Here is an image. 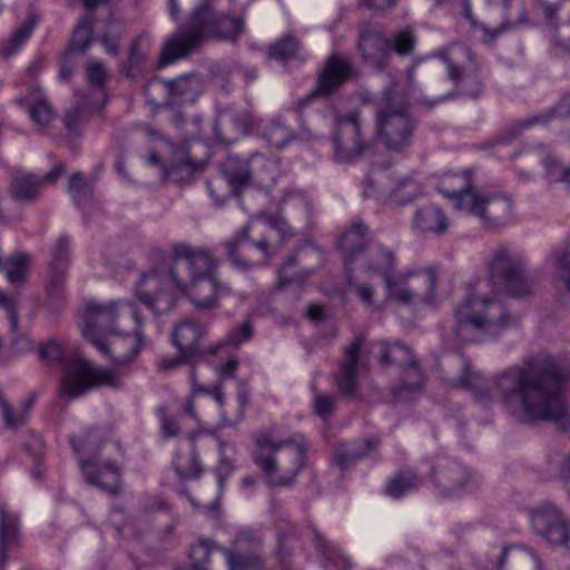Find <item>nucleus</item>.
Here are the masks:
<instances>
[{
	"mask_svg": "<svg viewBox=\"0 0 570 570\" xmlns=\"http://www.w3.org/2000/svg\"><path fill=\"white\" fill-rule=\"evenodd\" d=\"M569 382L570 364L541 352L522 366L509 367L491 379L464 358L452 384L470 392L481 405L492 404L497 396L509 411L520 407L529 421H550L559 430L569 431L570 406L562 396Z\"/></svg>",
	"mask_w": 570,
	"mask_h": 570,
	"instance_id": "obj_1",
	"label": "nucleus"
},
{
	"mask_svg": "<svg viewBox=\"0 0 570 570\" xmlns=\"http://www.w3.org/2000/svg\"><path fill=\"white\" fill-rule=\"evenodd\" d=\"M210 1L203 0L186 27L168 37L158 60L159 67L187 58L209 37L234 39L243 31V19L225 13L216 14ZM168 6L170 16L176 19L179 13L177 0H169Z\"/></svg>",
	"mask_w": 570,
	"mask_h": 570,
	"instance_id": "obj_2",
	"label": "nucleus"
},
{
	"mask_svg": "<svg viewBox=\"0 0 570 570\" xmlns=\"http://www.w3.org/2000/svg\"><path fill=\"white\" fill-rule=\"evenodd\" d=\"M452 317L451 334L456 344L495 338L515 324L500 301L478 293H470L455 303Z\"/></svg>",
	"mask_w": 570,
	"mask_h": 570,
	"instance_id": "obj_3",
	"label": "nucleus"
},
{
	"mask_svg": "<svg viewBox=\"0 0 570 570\" xmlns=\"http://www.w3.org/2000/svg\"><path fill=\"white\" fill-rule=\"evenodd\" d=\"M307 444L301 433L262 434L256 441L253 460L269 487H291L306 462Z\"/></svg>",
	"mask_w": 570,
	"mask_h": 570,
	"instance_id": "obj_4",
	"label": "nucleus"
},
{
	"mask_svg": "<svg viewBox=\"0 0 570 570\" xmlns=\"http://www.w3.org/2000/svg\"><path fill=\"white\" fill-rule=\"evenodd\" d=\"M43 361L57 362L61 365L63 375L60 383V396L75 400L99 386L117 387L121 377L115 370L94 365L78 356L66 358L62 347L56 341H48L39 350Z\"/></svg>",
	"mask_w": 570,
	"mask_h": 570,
	"instance_id": "obj_5",
	"label": "nucleus"
},
{
	"mask_svg": "<svg viewBox=\"0 0 570 570\" xmlns=\"http://www.w3.org/2000/svg\"><path fill=\"white\" fill-rule=\"evenodd\" d=\"M375 132L390 151L401 153L410 147L415 130L407 102L392 79L375 101Z\"/></svg>",
	"mask_w": 570,
	"mask_h": 570,
	"instance_id": "obj_6",
	"label": "nucleus"
},
{
	"mask_svg": "<svg viewBox=\"0 0 570 570\" xmlns=\"http://www.w3.org/2000/svg\"><path fill=\"white\" fill-rule=\"evenodd\" d=\"M439 274L435 268L394 273L384 282V297L401 306L436 305V282Z\"/></svg>",
	"mask_w": 570,
	"mask_h": 570,
	"instance_id": "obj_7",
	"label": "nucleus"
},
{
	"mask_svg": "<svg viewBox=\"0 0 570 570\" xmlns=\"http://www.w3.org/2000/svg\"><path fill=\"white\" fill-rule=\"evenodd\" d=\"M127 312L138 327L142 326L136 305L131 302L110 301L107 304L90 302L82 313L81 333L99 352H107L105 337L117 332V318Z\"/></svg>",
	"mask_w": 570,
	"mask_h": 570,
	"instance_id": "obj_8",
	"label": "nucleus"
},
{
	"mask_svg": "<svg viewBox=\"0 0 570 570\" xmlns=\"http://www.w3.org/2000/svg\"><path fill=\"white\" fill-rule=\"evenodd\" d=\"M489 278L493 285L504 283L507 292L514 297L533 293V278L524 273V261L515 250L499 245L488 263Z\"/></svg>",
	"mask_w": 570,
	"mask_h": 570,
	"instance_id": "obj_9",
	"label": "nucleus"
},
{
	"mask_svg": "<svg viewBox=\"0 0 570 570\" xmlns=\"http://www.w3.org/2000/svg\"><path fill=\"white\" fill-rule=\"evenodd\" d=\"M334 159L341 164L358 160L371 148L363 132L361 112L353 110L338 116L332 134Z\"/></svg>",
	"mask_w": 570,
	"mask_h": 570,
	"instance_id": "obj_10",
	"label": "nucleus"
},
{
	"mask_svg": "<svg viewBox=\"0 0 570 570\" xmlns=\"http://www.w3.org/2000/svg\"><path fill=\"white\" fill-rule=\"evenodd\" d=\"M428 57L439 58L445 63L448 77L455 85L460 95L478 97L482 91V82L478 73L479 66L469 48L453 47L430 53Z\"/></svg>",
	"mask_w": 570,
	"mask_h": 570,
	"instance_id": "obj_11",
	"label": "nucleus"
},
{
	"mask_svg": "<svg viewBox=\"0 0 570 570\" xmlns=\"http://www.w3.org/2000/svg\"><path fill=\"white\" fill-rule=\"evenodd\" d=\"M379 347L381 363L384 365L395 364L400 368V382L392 389L393 395L405 400L419 393L424 384V375L412 350L399 343L390 345L385 342H381Z\"/></svg>",
	"mask_w": 570,
	"mask_h": 570,
	"instance_id": "obj_12",
	"label": "nucleus"
},
{
	"mask_svg": "<svg viewBox=\"0 0 570 570\" xmlns=\"http://www.w3.org/2000/svg\"><path fill=\"white\" fill-rule=\"evenodd\" d=\"M465 200L464 205H459L464 207V214L479 218L485 227L503 226L513 217V200L505 194H481L478 190Z\"/></svg>",
	"mask_w": 570,
	"mask_h": 570,
	"instance_id": "obj_13",
	"label": "nucleus"
},
{
	"mask_svg": "<svg viewBox=\"0 0 570 570\" xmlns=\"http://www.w3.org/2000/svg\"><path fill=\"white\" fill-rule=\"evenodd\" d=\"M97 436L94 432H87L82 436H72L70 442L76 452L92 451V460L80 459L79 464L87 481L104 491L117 493L120 485V474L118 468L112 462L106 463L101 469L96 470L95 463L98 462V448L94 446Z\"/></svg>",
	"mask_w": 570,
	"mask_h": 570,
	"instance_id": "obj_14",
	"label": "nucleus"
},
{
	"mask_svg": "<svg viewBox=\"0 0 570 570\" xmlns=\"http://www.w3.org/2000/svg\"><path fill=\"white\" fill-rule=\"evenodd\" d=\"M169 276L179 292L184 294L197 309L216 308L220 296L230 292V287L220 282L218 276L185 281L176 268H170Z\"/></svg>",
	"mask_w": 570,
	"mask_h": 570,
	"instance_id": "obj_15",
	"label": "nucleus"
},
{
	"mask_svg": "<svg viewBox=\"0 0 570 570\" xmlns=\"http://www.w3.org/2000/svg\"><path fill=\"white\" fill-rule=\"evenodd\" d=\"M531 527L535 535L552 547L570 548V528L561 511L544 503L530 512Z\"/></svg>",
	"mask_w": 570,
	"mask_h": 570,
	"instance_id": "obj_16",
	"label": "nucleus"
},
{
	"mask_svg": "<svg viewBox=\"0 0 570 570\" xmlns=\"http://www.w3.org/2000/svg\"><path fill=\"white\" fill-rule=\"evenodd\" d=\"M232 263L239 269L247 271L269 257V244L265 237L254 242L249 238V226L243 227L236 236L225 244Z\"/></svg>",
	"mask_w": 570,
	"mask_h": 570,
	"instance_id": "obj_17",
	"label": "nucleus"
},
{
	"mask_svg": "<svg viewBox=\"0 0 570 570\" xmlns=\"http://www.w3.org/2000/svg\"><path fill=\"white\" fill-rule=\"evenodd\" d=\"M170 268L187 271L186 281H196L217 275L218 261L213 253L204 247H191L178 244L174 247V263Z\"/></svg>",
	"mask_w": 570,
	"mask_h": 570,
	"instance_id": "obj_18",
	"label": "nucleus"
},
{
	"mask_svg": "<svg viewBox=\"0 0 570 570\" xmlns=\"http://www.w3.org/2000/svg\"><path fill=\"white\" fill-rule=\"evenodd\" d=\"M250 160L252 166L246 159L228 156L222 164V173L234 194L240 193L243 188L248 186L254 175L262 177L263 170L273 169L276 166L273 159L261 154H253Z\"/></svg>",
	"mask_w": 570,
	"mask_h": 570,
	"instance_id": "obj_19",
	"label": "nucleus"
},
{
	"mask_svg": "<svg viewBox=\"0 0 570 570\" xmlns=\"http://www.w3.org/2000/svg\"><path fill=\"white\" fill-rule=\"evenodd\" d=\"M262 543L253 531H242L233 540L232 548L217 547L226 558L228 570H265L264 561L255 552Z\"/></svg>",
	"mask_w": 570,
	"mask_h": 570,
	"instance_id": "obj_20",
	"label": "nucleus"
},
{
	"mask_svg": "<svg viewBox=\"0 0 570 570\" xmlns=\"http://www.w3.org/2000/svg\"><path fill=\"white\" fill-rule=\"evenodd\" d=\"M168 278L158 271H150L139 278L135 287L136 297L155 314H165L176 304L174 295L165 289Z\"/></svg>",
	"mask_w": 570,
	"mask_h": 570,
	"instance_id": "obj_21",
	"label": "nucleus"
},
{
	"mask_svg": "<svg viewBox=\"0 0 570 570\" xmlns=\"http://www.w3.org/2000/svg\"><path fill=\"white\" fill-rule=\"evenodd\" d=\"M357 50L363 61L375 70L383 71L392 55V46L384 32L372 24L360 28Z\"/></svg>",
	"mask_w": 570,
	"mask_h": 570,
	"instance_id": "obj_22",
	"label": "nucleus"
},
{
	"mask_svg": "<svg viewBox=\"0 0 570 570\" xmlns=\"http://www.w3.org/2000/svg\"><path fill=\"white\" fill-rule=\"evenodd\" d=\"M163 86L168 95V102L171 105H184L195 102L204 90V81L197 73H187L175 79H154L146 90L151 86Z\"/></svg>",
	"mask_w": 570,
	"mask_h": 570,
	"instance_id": "obj_23",
	"label": "nucleus"
},
{
	"mask_svg": "<svg viewBox=\"0 0 570 570\" xmlns=\"http://www.w3.org/2000/svg\"><path fill=\"white\" fill-rule=\"evenodd\" d=\"M351 65L337 56H331L318 73L314 90L303 101L309 102L315 97H327L334 94L351 76Z\"/></svg>",
	"mask_w": 570,
	"mask_h": 570,
	"instance_id": "obj_24",
	"label": "nucleus"
},
{
	"mask_svg": "<svg viewBox=\"0 0 570 570\" xmlns=\"http://www.w3.org/2000/svg\"><path fill=\"white\" fill-rule=\"evenodd\" d=\"M367 233V226L361 220H354L352 225L342 233L337 246L344 257L345 272H353L354 263L363 258L362 255L371 246Z\"/></svg>",
	"mask_w": 570,
	"mask_h": 570,
	"instance_id": "obj_25",
	"label": "nucleus"
},
{
	"mask_svg": "<svg viewBox=\"0 0 570 570\" xmlns=\"http://www.w3.org/2000/svg\"><path fill=\"white\" fill-rule=\"evenodd\" d=\"M252 126V117L245 110L226 108L218 114L215 124L216 138L224 144H232L246 136Z\"/></svg>",
	"mask_w": 570,
	"mask_h": 570,
	"instance_id": "obj_26",
	"label": "nucleus"
},
{
	"mask_svg": "<svg viewBox=\"0 0 570 570\" xmlns=\"http://www.w3.org/2000/svg\"><path fill=\"white\" fill-rule=\"evenodd\" d=\"M438 190L451 200L455 210L462 213H464V207L459 206L460 203L464 205L466 196L475 195L478 191L472 181L471 170L444 175L438 185Z\"/></svg>",
	"mask_w": 570,
	"mask_h": 570,
	"instance_id": "obj_27",
	"label": "nucleus"
},
{
	"mask_svg": "<svg viewBox=\"0 0 570 570\" xmlns=\"http://www.w3.org/2000/svg\"><path fill=\"white\" fill-rule=\"evenodd\" d=\"M225 395L220 387L207 389L203 386H195L193 394L188 399L185 412L195 421L202 422L203 419L208 416L207 407L212 402H215L220 410V419L224 425H230L226 412L223 410Z\"/></svg>",
	"mask_w": 570,
	"mask_h": 570,
	"instance_id": "obj_28",
	"label": "nucleus"
},
{
	"mask_svg": "<svg viewBox=\"0 0 570 570\" xmlns=\"http://www.w3.org/2000/svg\"><path fill=\"white\" fill-rule=\"evenodd\" d=\"M203 335L202 327L190 320L183 321L174 327L171 341L181 360L190 362L202 354L200 342Z\"/></svg>",
	"mask_w": 570,
	"mask_h": 570,
	"instance_id": "obj_29",
	"label": "nucleus"
},
{
	"mask_svg": "<svg viewBox=\"0 0 570 570\" xmlns=\"http://www.w3.org/2000/svg\"><path fill=\"white\" fill-rule=\"evenodd\" d=\"M142 344L144 334L141 332V327L137 326L132 334L116 335L107 343L108 351L100 353L109 357L114 365H125L136 360Z\"/></svg>",
	"mask_w": 570,
	"mask_h": 570,
	"instance_id": "obj_30",
	"label": "nucleus"
},
{
	"mask_svg": "<svg viewBox=\"0 0 570 570\" xmlns=\"http://www.w3.org/2000/svg\"><path fill=\"white\" fill-rule=\"evenodd\" d=\"M362 256L363 258L354 263V268L380 275L383 283L395 273V256L390 249L381 245H371Z\"/></svg>",
	"mask_w": 570,
	"mask_h": 570,
	"instance_id": "obj_31",
	"label": "nucleus"
},
{
	"mask_svg": "<svg viewBox=\"0 0 570 570\" xmlns=\"http://www.w3.org/2000/svg\"><path fill=\"white\" fill-rule=\"evenodd\" d=\"M362 345L363 338H355L345 348V358L340 364L336 384L340 391L347 396H354L357 392L358 384L356 380V368Z\"/></svg>",
	"mask_w": 570,
	"mask_h": 570,
	"instance_id": "obj_32",
	"label": "nucleus"
},
{
	"mask_svg": "<svg viewBox=\"0 0 570 570\" xmlns=\"http://www.w3.org/2000/svg\"><path fill=\"white\" fill-rule=\"evenodd\" d=\"M433 473L438 487L444 494H453L461 491L469 481L468 471L454 461L446 460L438 465Z\"/></svg>",
	"mask_w": 570,
	"mask_h": 570,
	"instance_id": "obj_33",
	"label": "nucleus"
},
{
	"mask_svg": "<svg viewBox=\"0 0 570 570\" xmlns=\"http://www.w3.org/2000/svg\"><path fill=\"white\" fill-rule=\"evenodd\" d=\"M413 226L422 234L443 235L450 223L444 212L434 205L420 207L413 217Z\"/></svg>",
	"mask_w": 570,
	"mask_h": 570,
	"instance_id": "obj_34",
	"label": "nucleus"
},
{
	"mask_svg": "<svg viewBox=\"0 0 570 570\" xmlns=\"http://www.w3.org/2000/svg\"><path fill=\"white\" fill-rule=\"evenodd\" d=\"M298 542V530L292 522L281 525L276 533L274 558L279 567L288 569L294 550Z\"/></svg>",
	"mask_w": 570,
	"mask_h": 570,
	"instance_id": "obj_35",
	"label": "nucleus"
},
{
	"mask_svg": "<svg viewBox=\"0 0 570 570\" xmlns=\"http://www.w3.org/2000/svg\"><path fill=\"white\" fill-rule=\"evenodd\" d=\"M19 539V519L0 504V567L7 561L6 551L17 544Z\"/></svg>",
	"mask_w": 570,
	"mask_h": 570,
	"instance_id": "obj_36",
	"label": "nucleus"
},
{
	"mask_svg": "<svg viewBox=\"0 0 570 570\" xmlns=\"http://www.w3.org/2000/svg\"><path fill=\"white\" fill-rule=\"evenodd\" d=\"M198 168L199 165L189 158L187 149L180 147L176 150L175 160L169 166L164 167V173L166 177L173 181L186 184L191 179Z\"/></svg>",
	"mask_w": 570,
	"mask_h": 570,
	"instance_id": "obj_37",
	"label": "nucleus"
},
{
	"mask_svg": "<svg viewBox=\"0 0 570 570\" xmlns=\"http://www.w3.org/2000/svg\"><path fill=\"white\" fill-rule=\"evenodd\" d=\"M40 177L19 173L13 176L11 186V197L19 202H33L40 195Z\"/></svg>",
	"mask_w": 570,
	"mask_h": 570,
	"instance_id": "obj_38",
	"label": "nucleus"
},
{
	"mask_svg": "<svg viewBox=\"0 0 570 570\" xmlns=\"http://www.w3.org/2000/svg\"><path fill=\"white\" fill-rule=\"evenodd\" d=\"M422 193L420 184L410 175L394 179L393 186L386 190V196L397 205H406Z\"/></svg>",
	"mask_w": 570,
	"mask_h": 570,
	"instance_id": "obj_39",
	"label": "nucleus"
},
{
	"mask_svg": "<svg viewBox=\"0 0 570 570\" xmlns=\"http://www.w3.org/2000/svg\"><path fill=\"white\" fill-rule=\"evenodd\" d=\"M263 138L271 147L281 149L294 141L297 136L281 118H277L266 125Z\"/></svg>",
	"mask_w": 570,
	"mask_h": 570,
	"instance_id": "obj_40",
	"label": "nucleus"
},
{
	"mask_svg": "<svg viewBox=\"0 0 570 570\" xmlns=\"http://www.w3.org/2000/svg\"><path fill=\"white\" fill-rule=\"evenodd\" d=\"M253 334V324L250 321H245L242 324L234 326L220 343L212 346L209 353L218 354L226 345H232L235 348H238L243 343L250 341Z\"/></svg>",
	"mask_w": 570,
	"mask_h": 570,
	"instance_id": "obj_41",
	"label": "nucleus"
},
{
	"mask_svg": "<svg viewBox=\"0 0 570 570\" xmlns=\"http://www.w3.org/2000/svg\"><path fill=\"white\" fill-rule=\"evenodd\" d=\"M420 481L412 471H402L391 479L386 485V493L394 498H401L406 492L417 488Z\"/></svg>",
	"mask_w": 570,
	"mask_h": 570,
	"instance_id": "obj_42",
	"label": "nucleus"
},
{
	"mask_svg": "<svg viewBox=\"0 0 570 570\" xmlns=\"http://www.w3.org/2000/svg\"><path fill=\"white\" fill-rule=\"evenodd\" d=\"M377 445V440H363L355 443L352 449L337 454L335 462L338 466L345 469L351 462L367 456L374 449H376Z\"/></svg>",
	"mask_w": 570,
	"mask_h": 570,
	"instance_id": "obj_43",
	"label": "nucleus"
},
{
	"mask_svg": "<svg viewBox=\"0 0 570 570\" xmlns=\"http://www.w3.org/2000/svg\"><path fill=\"white\" fill-rule=\"evenodd\" d=\"M28 262L29 258L23 253H16L9 258L7 265L4 266V271L7 278L11 284L16 286L24 284L27 278Z\"/></svg>",
	"mask_w": 570,
	"mask_h": 570,
	"instance_id": "obj_44",
	"label": "nucleus"
},
{
	"mask_svg": "<svg viewBox=\"0 0 570 570\" xmlns=\"http://www.w3.org/2000/svg\"><path fill=\"white\" fill-rule=\"evenodd\" d=\"M311 533L313 535V542L317 551L323 557L330 561L335 562L337 566L343 567L344 569L351 567L350 560L345 556L341 554V552L335 547L331 546V543L322 537L317 529L312 528Z\"/></svg>",
	"mask_w": 570,
	"mask_h": 570,
	"instance_id": "obj_45",
	"label": "nucleus"
},
{
	"mask_svg": "<svg viewBox=\"0 0 570 570\" xmlns=\"http://www.w3.org/2000/svg\"><path fill=\"white\" fill-rule=\"evenodd\" d=\"M392 51H395L401 57H406L413 53L417 39L414 29L405 27L396 31L390 39Z\"/></svg>",
	"mask_w": 570,
	"mask_h": 570,
	"instance_id": "obj_46",
	"label": "nucleus"
},
{
	"mask_svg": "<svg viewBox=\"0 0 570 570\" xmlns=\"http://www.w3.org/2000/svg\"><path fill=\"white\" fill-rule=\"evenodd\" d=\"M32 404V400L26 401L23 409L12 410L8 401L0 394V415L9 429H18L21 426L28 416V410Z\"/></svg>",
	"mask_w": 570,
	"mask_h": 570,
	"instance_id": "obj_47",
	"label": "nucleus"
},
{
	"mask_svg": "<svg viewBox=\"0 0 570 570\" xmlns=\"http://www.w3.org/2000/svg\"><path fill=\"white\" fill-rule=\"evenodd\" d=\"M92 41V21L91 18L85 17L77 24L71 42L70 51L85 52L89 49Z\"/></svg>",
	"mask_w": 570,
	"mask_h": 570,
	"instance_id": "obj_48",
	"label": "nucleus"
},
{
	"mask_svg": "<svg viewBox=\"0 0 570 570\" xmlns=\"http://www.w3.org/2000/svg\"><path fill=\"white\" fill-rule=\"evenodd\" d=\"M353 272H345V278L347 285L351 287V291L356 295V297L362 302V304L366 307L372 308L373 311H379L381 307L375 303V287L367 283H358L354 279Z\"/></svg>",
	"mask_w": 570,
	"mask_h": 570,
	"instance_id": "obj_49",
	"label": "nucleus"
},
{
	"mask_svg": "<svg viewBox=\"0 0 570 570\" xmlns=\"http://www.w3.org/2000/svg\"><path fill=\"white\" fill-rule=\"evenodd\" d=\"M559 8V14L568 18V20L556 26L553 31V40L556 46H558L561 50L570 52V0H563Z\"/></svg>",
	"mask_w": 570,
	"mask_h": 570,
	"instance_id": "obj_50",
	"label": "nucleus"
},
{
	"mask_svg": "<svg viewBox=\"0 0 570 570\" xmlns=\"http://www.w3.org/2000/svg\"><path fill=\"white\" fill-rule=\"evenodd\" d=\"M142 37H138L131 43L127 62L122 66V72L126 77H135L136 71H139L146 61V51L141 48Z\"/></svg>",
	"mask_w": 570,
	"mask_h": 570,
	"instance_id": "obj_51",
	"label": "nucleus"
},
{
	"mask_svg": "<svg viewBox=\"0 0 570 570\" xmlns=\"http://www.w3.org/2000/svg\"><path fill=\"white\" fill-rule=\"evenodd\" d=\"M69 264V239L67 236H60L51 249L49 269L68 272Z\"/></svg>",
	"mask_w": 570,
	"mask_h": 570,
	"instance_id": "obj_52",
	"label": "nucleus"
},
{
	"mask_svg": "<svg viewBox=\"0 0 570 570\" xmlns=\"http://www.w3.org/2000/svg\"><path fill=\"white\" fill-rule=\"evenodd\" d=\"M298 48V41L292 36H286L271 46L269 57L284 62L293 58L297 53Z\"/></svg>",
	"mask_w": 570,
	"mask_h": 570,
	"instance_id": "obj_53",
	"label": "nucleus"
},
{
	"mask_svg": "<svg viewBox=\"0 0 570 570\" xmlns=\"http://www.w3.org/2000/svg\"><path fill=\"white\" fill-rule=\"evenodd\" d=\"M31 119L38 126L45 128L55 118V111L51 104L46 98H39L29 108Z\"/></svg>",
	"mask_w": 570,
	"mask_h": 570,
	"instance_id": "obj_54",
	"label": "nucleus"
},
{
	"mask_svg": "<svg viewBox=\"0 0 570 570\" xmlns=\"http://www.w3.org/2000/svg\"><path fill=\"white\" fill-rule=\"evenodd\" d=\"M91 186L83 179L80 173H76L70 177L68 193L78 206L86 203L91 197Z\"/></svg>",
	"mask_w": 570,
	"mask_h": 570,
	"instance_id": "obj_55",
	"label": "nucleus"
},
{
	"mask_svg": "<svg viewBox=\"0 0 570 570\" xmlns=\"http://www.w3.org/2000/svg\"><path fill=\"white\" fill-rule=\"evenodd\" d=\"M335 397L314 391L313 395V412L323 421H327L335 411Z\"/></svg>",
	"mask_w": 570,
	"mask_h": 570,
	"instance_id": "obj_56",
	"label": "nucleus"
},
{
	"mask_svg": "<svg viewBox=\"0 0 570 570\" xmlns=\"http://www.w3.org/2000/svg\"><path fill=\"white\" fill-rule=\"evenodd\" d=\"M88 120L87 109L82 106L71 107L63 119L65 127L71 134H79Z\"/></svg>",
	"mask_w": 570,
	"mask_h": 570,
	"instance_id": "obj_57",
	"label": "nucleus"
},
{
	"mask_svg": "<svg viewBox=\"0 0 570 570\" xmlns=\"http://www.w3.org/2000/svg\"><path fill=\"white\" fill-rule=\"evenodd\" d=\"M556 266L554 282L562 284L563 288L570 292V249L557 256Z\"/></svg>",
	"mask_w": 570,
	"mask_h": 570,
	"instance_id": "obj_58",
	"label": "nucleus"
},
{
	"mask_svg": "<svg viewBox=\"0 0 570 570\" xmlns=\"http://www.w3.org/2000/svg\"><path fill=\"white\" fill-rule=\"evenodd\" d=\"M509 556H513L515 558H520L521 556H528L533 560L535 570H544L541 561L534 554V552L522 547V546H511V547H504L502 549L500 558L498 559V568L500 570L502 569L503 563L505 562V560L508 559Z\"/></svg>",
	"mask_w": 570,
	"mask_h": 570,
	"instance_id": "obj_59",
	"label": "nucleus"
},
{
	"mask_svg": "<svg viewBox=\"0 0 570 570\" xmlns=\"http://www.w3.org/2000/svg\"><path fill=\"white\" fill-rule=\"evenodd\" d=\"M66 271H50L47 284V293L52 298H60L66 291L67 286Z\"/></svg>",
	"mask_w": 570,
	"mask_h": 570,
	"instance_id": "obj_60",
	"label": "nucleus"
},
{
	"mask_svg": "<svg viewBox=\"0 0 570 570\" xmlns=\"http://www.w3.org/2000/svg\"><path fill=\"white\" fill-rule=\"evenodd\" d=\"M18 305H19V296H7L0 289V307L4 309L10 320V328L11 332L17 333L19 327L18 321Z\"/></svg>",
	"mask_w": 570,
	"mask_h": 570,
	"instance_id": "obj_61",
	"label": "nucleus"
},
{
	"mask_svg": "<svg viewBox=\"0 0 570 570\" xmlns=\"http://www.w3.org/2000/svg\"><path fill=\"white\" fill-rule=\"evenodd\" d=\"M122 36V29L119 26H111L101 37V45L110 56H118L119 42Z\"/></svg>",
	"mask_w": 570,
	"mask_h": 570,
	"instance_id": "obj_62",
	"label": "nucleus"
},
{
	"mask_svg": "<svg viewBox=\"0 0 570 570\" xmlns=\"http://www.w3.org/2000/svg\"><path fill=\"white\" fill-rule=\"evenodd\" d=\"M33 27L35 21L30 20L17 29V31L11 37L8 47L6 48L7 56L13 55L20 48V46L26 42V40L30 37Z\"/></svg>",
	"mask_w": 570,
	"mask_h": 570,
	"instance_id": "obj_63",
	"label": "nucleus"
},
{
	"mask_svg": "<svg viewBox=\"0 0 570 570\" xmlns=\"http://www.w3.org/2000/svg\"><path fill=\"white\" fill-rule=\"evenodd\" d=\"M385 176L384 171H372L364 178V196L372 197L379 194H385V189L382 186V178Z\"/></svg>",
	"mask_w": 570,
	"mask_h": 570,
	"instance_id": "obj_64",
	"label": "nucleus"
}]
</instances>
